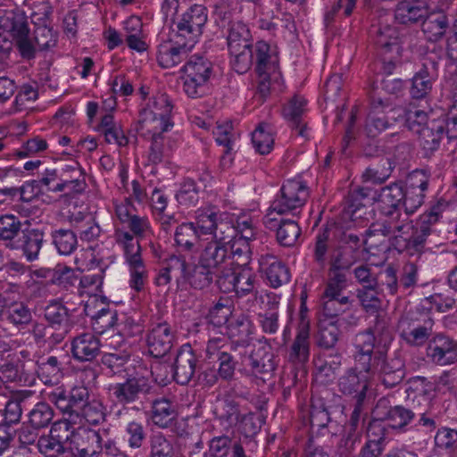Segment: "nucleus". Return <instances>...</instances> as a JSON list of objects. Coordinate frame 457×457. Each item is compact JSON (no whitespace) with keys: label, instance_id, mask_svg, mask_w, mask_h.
<instances>
[{"label":"nucleus","instance_id":"obj_1","mask_svg":"<svg viewBox=\"0 0 457 457\" xmlns=\"http://www.w3.org/2000/svg\"><path fill=\"white\" fill-rule=\"evenodd\" d=\"M250 31L241 21L233 22L228 36V47L234 57L233 66L237 72H245L253 63V52L250 43Z\"/></svg>","mask_w":457,"mask_h":457},{"label":"nucleus","instance_id":"obj_2","mask_svg":"<svg viewBox=\"0 0 457 457\" xmlns=\"http://www.w3.org/2000/svg\"><path fill=\"white\" fill-rule=\"evenodd\" d=\"M0 30L8 32L23 59L36 57L37 48L29 37L28 18L23 12H10L0 19Z\"/></svg>","mask_w":457,"mask_h":457},{"label":"nucleus","instance_id":"obj_3","mask_svg":"<svg viewBox=\"0 0 457 457\" xmlns=\"http://www.w3.org/2000/svg\"><path fill=\"white\" fill-rule=\"evenodd\" d=\"M65 443L73 457H101L103 439L96 430L78 428L65 436Z\"/></svg>","mask_w":457,"mask_h":457},{"label":"nucleus","instance_id":"obj_4","mask_svg":"<svg viewBox=\"0 0 457 457\" xmlns=\"http://www.w3.org/2000/svg\"><path fill=\"white\" fill-rule=\"evenodd\" d=\"M184 73V90L190 97H198L203 94V87L212 73L211 63L202 56L193 55L181 68Z\"/></svg>","mask_w":457,"mask_h":457},{"label":"nucleus","instance_id":"obj_5","mask_svg":"<svg viewBox=\"0 0 457 457\" xmlns=\"http://www.w3.org/2000/svg\"><path fill=\"white\" fill-rule=\"evenodd\" d=\"M48 399L63 414L77 417L90 399V394L84 386H75L69 391L57 387L48 394Z\"/></svg>","mask_w":457,"mask_h":457},{"label":"nucleus","instance_id":"obj_6","mask_svg":"<svg viewBox=\"0 0 457 457\" xmlns=\"http://www.w3.org/2000/svg\"><path fill=\"white\" fill-rule=\"evenodd\" d=\"M308 197L307 187L298 180H287L280 189V195L272 202L271 212L286 214L304 205Z\"/></svg>","mask_w":457,"mask_h":457},{"label":"nucleus","instance_id":"obj_7","mask_svg":"<svg viewBox=\"0 0 457 457\" xmlns=\"http://www.w3.org/2000/svg\"><path fill=\"white\" fill-rule=\"evenodd\" d=\"M113 395L122 405L137 402L142 396L152 395L154 386L144 377H130L123 383H118L112 387Z\"/></svg>","mask_w":457,"mask_h":457},{"label":"nucleus","instance_id":"obj_8","mask_svg":"<svg viewBox=\"0 0 457 457\" xmlns=\"http://www.w3.org/2000/svg\"><path fill=\"white\" fill-rule=\"evenodd\" d=\"M382 216L381 221L373 224L378 227L374 231L380 232L384 237H389V242L393 237H403L409 234V230L412 228L409 214L402 210H390V212L379 211Z\"/></svg>","mask_w":457,"mask_h":457},{"label":"nucleus","instance_id":"obj_9","mask_svg":"<svg viewBox=\"0 0 457 457\" xmlns=\"http://www.w3.org/2000/svg\"><path fill=\"white\" fill-rule=\"evenodd\" d=\"M378 361V371L381 383L387 388H393L404 379L406 376L405 360L400 352L392 354L377 357Z\"/></svg>","mask_w":457,"mask_h":457},{"label":"nucleus","instance_id":"obj_10","mask_svg":"<svg viewBox=\"0 0 457 457\" xmlns=\"http://www.w3.org/2000/svg\"><path fill=\"white\" fill-rule=\"evenodd\" d=\"M45 241V233L38 228H25L21 231L9 249L21 253L27 262H34L38 258Z\"/></svg>","mask_w":457,"mask_h":457},{"label":"nucleus","instance_id":"obj_11","mask_svg":"<svg viewBox=\"0 0 457 457\" xmlns=\"http://www.w3.org/2000/svg\"><path fill=\"white\" fill-rule=\"evenodd\" d=\"M207 21L206 8L195 4L188 9L177 24V37L189 38L191 41L202 34V29Z\"/></svg>","mask_w":457,"mask_h":457},{"label":"nucleus","instance_id":"obj_12","mask_svg":"<svg viewBox=\"0 0 457 457\" xmlns=\"http://www.w3.org/2000/svg\"><path fill=\"white\" fill-rule=\"evenodd\" d=\"M249 359L251 370L254 377L262 381L270 380L273 377L276 363L270 345L259 344L254 346Z\"/></svg>","mask_w":457,"mask_h":457},{"label":"nucleus","instance_id":"obj_13","mask_svg":"<svg viewBox=\"0 0 457 457\" xmlns=\"http://www.w3.org/2000/svg\"><path fill=\"white\" fill-rule=\"evenodd\" d=\"M198 359L190 345H184L178 352L173 364L174 380L180 385H187L194 378L197 369Z\"/></svg>","mask_w":457,"mask_h":457},{"label":"nucleus","instance_id":"obj_14","mask_svg":"<svg viewBox=\"0 0 457 457\" xmlns=\"http://www.w3.org/2000/svg\"><path fill=\"white\" fill-rule=\"evenodd\" d=\"M174 335L167 322L158 323L146 337L149 353L154 358L165 356L172 348Z\"/></svg>","mask_w":457,"mask_h":457},{"label":"nucleus","instance_id":"obj_15","mask_svg":"<svg viewBox=\"0 0 457 457\" xmlns=\"http://www.w3.org/2000/svg\"><path fill=\"white\" fill-rule=\"evenodd\" d=\"M300 322L296 337L290 347L289 361L295 364H303L310 356V321L306 319L303 310L300 312Z\"/></svg>","mask_w":457,"mask_h":457},{"label":"nucleus","instance_id":"obj_16","mask_svg":"<svg viewBox=\"0 0 457 457\" xmlns=\"http://www.w3.org/2000/svg\"><path fill=\"white\" fill-rule=\"evenodd\" d=\"M44 318L49 327L58 330L56 334L52 333L53 342H61L68 333L69 311L58 301H52L44 309Z\"/></svg>","mask_w":457,"mask_h":457},{"label":"nucleus","instance_id":"obj_17","mask_svg":"<svg viewBox=\"0 0 457 457\" xmlns=\"http://www.w3.org/2000/svg\"><path fill=\"white\" fill-rule=\"evenodd\" d=\"M433 361L439 365H448L457 361V340L444 334L436 335L428 347Z\"/></svg>","mask_w":457,"mask_h":457},{"label":"nucleus","instance_id":"obj_18","mask_svg":"<svg viewBox=\"0 0 457 457\" xmlns=\"http://www.w3.org/2000/svg\"><path fill=\"white\" fill-rule=\"evenodd\" d=\"M101 341L93 333H83L71 342V353L79 361H92L101 353Z\"/></svg>","mask_w":457,"mask_h":457},{"label":"nucleus","instance_id":"obj_19","mask_svg":"<svg viewBox=\"0 0 457 457\" xmlns=\"http://www.w3.org/2000/svg\"><path fill=\"white\" fill-rule=\"evenodd\" d=\"M34 393L30 390L18 391L7 401L2 423L12 426L21 421L23 410L31 404Z\"/></svg>","mask_w":457,"mask_h":457},{"label":"nucleus","instance_id":"obj_20","mask_svg":"<svg viewBox=\"0 0 457 457\" xmlns=\"http://www.w3.org/2000/svg\"><path fill=\"white\" fill-rule=\"evenodd\" d=\"M270 215L268 214L265 217L264 222L270 228L278 227L276 238L278 244L285 247L294 246L301 235V228L298 223L292 220L281 219L278 224H273L277 220L270 218Z\"/></svg>","mask_w":457,"mask_h":457},{"label":"nucleus","instance_id":"obj_21","mask_svg":"<svg viewBox=\"0 0 457 457\" xmlns=\"http://www.w3.org/2000/svg\"><path fill=\"white\" fill-rule=\"evenodd\" d=\"M428 12V7L412 1L400 2L395 10V19L399 24L411 26L422 23Z\"/></svg>","mask_w":457,"mask_h":457},{"label":"nucleus","instance_id":"obj_22","mask_svg":"<svg viewBox=\"0 0 457 457\" xmlns=\"http://www.w3.org/2000/svg\"><path fill=\"white\" fill-rule=\"evenodd\" d=\"M445 133V121L441 120H432L426 128L417 134L420 145L425 151L426 154H431L439 147Z\"/></svg>","mask_w":457,"mask_h":457},{"label":"nucleus","instance_id":"obj_23","mask_svg":"<svg viewBox=\"0 0 457 457\" xmlns=\"http://www.w3.org/2000/svg\"><path fill=\"white\" fill-rule=\"evenodd\" d=\"M338 387L342 394L353 395L354 401H364L369 387V381L367 378H361L354 369H349L339 378Z\"/></svg>","mask_w":457,"mask_h":457},{"label":"nucleus","instance_id":"obj_24","mask_svg":"<svg viewBox=\"0 0 457 457\" xmlns=\"http://www.w3.org/2000/svg\"><path fill=\"white\" fill-rule=\"evenodd\" d=\"M382 401H379L374 410V413L378 416V419L382 420H387L389 426L393 428L402 429L414 420L412 412H411L407 405H395L390 407L386 411H382Z\"/></svg>","mask_w":457,"mask_h":457},{"label":"nucleus","instance_id":"obj_25","mask_svg":"<svg viewBox=\"0 0 457 457\" xmlns=\"http://www.w3.org/2000/svg\"><path fill=\"white\" fill-rule=\"evenodd\" d=\"M62 428L66 432H69L71 426L69 423L54 424L50 436H40L37 439V448L42 454L46 457H56L64 453L65 438L62 440L60 435L54 436L53 434L58 429L61 430Z\"/></svg>","mask_w":457,"mask_h":457},{"label":"nucleus","instance_id":"obj_26","mask_svg":"<svg viewBox=\"0 0 457 457\" xmlns=\"http://www.w3.org/2000/svg\"><path fill=\"white\" fill-rule=\"evenodd\" d=\"M421 26L427 39L431 42H436L445 36L448 29L449 20L444 12H428Z\"/></svg>","mask_w":457,"mask_h":457},{"label":"nucleus","instance_id":"obj_27","mask_svg":"<svg viewBox=\"0 0 457 457\" xmlns=\"http://www.w3.org/2000/svg\"><path fill=\"white\" fill-rule=\"evenodd\" d=\"M306 100L303 97L295 96L283 108L284 118L291 123L292 129H296L297 134L303 137H307V124L302 120Z\"/></svg>","mask_w":457,"mask_h":457},{"label":"nucleus","instance_id":"obj_28","mask_svg":"<svg viewBox=\"0 0 457 457\" xmlns=\"http://www.w3.org/2000/svg\"><path fill=\"white\" fill-rule=\"evenodd\" d=\"M178 412L175 404L169 399L162 397L152 402L151 419L159 428H169L176 420Z\"/></svg>","mask_w":457,"mask_h":457},{"label":"nucleus","instance_id":"obj_29","mask_svg":"<svg viewBox=\"0 0 457 457\" xmlns=\"http://www.w3.org/2000/svg\"><path fill=\"white\" fill-rule=\"evenodd\" d=\"M85 312L87 316L91 317L92 328L95 332L103 334L107 329L112 328L117 323L118 313L113 308L109 305L102 307L96 312H93L89 303L85 306Z\"/></svg>","mask_w":457,"mask_h":457},{"label":"nucleus","instance_id":"obj_30","mask_svg":"<svg viewBox=\"0 0 457 457\" xmlns=\"http://www.w3.org/2000/svg\"><path fill=\"white\" fill-rule=\"evenodd\" d=\"M403 184L393 183L380 189L377 198L378 210L390 212V210H402L403 208Z\"/></svg>","mask_w":457,"mask_h":457},{"label":"nucleus","instance_id":"obj_31","mask_svg":"<svg viewBox=\"0 0 457 457\" xmlns=\"http://www.w3.org/2000/svg\"><path fill=\"white\" fill-rule=\"evenodd\" d=\"M229 257L228 245L212 240L202 250L199 260L213 270H218Z\"/></svg>","mask_w":457,"mask_h":457},{"label":"nucleus","instance_id":"obj_32","mask_svg":"<svg viewBox=\"0 0 457 457\" xmlns=\"http://www.w3.org/2000/svg\"><path fill=\"white\" fill-rule=\"evenodd\" d=\"M317 345L323 349H332L341 337L337 320L320 319L318 323Z\"/></svg>","mask_w":457,"mask_h":457},{"label":"nucleus","instance_id":"obj_33","mask_svg":"<svg viewBox=\"0 0 457 457\" xmlns=\"http://www.w3.org/2000/svg\"><path fill=\"white\" fill-rule=\"evenodd\" d=\"M177 43L179 44L178 46H172L169 44H163L159 46L157 62L162 68H173L187 57L186 43L180 44L179 41Z\"/></svg>","mask_w":457,"mask_h":457},{"label":"nucleus","instance_id":"obj_34","mask_svg":"<svg viewBox=\"0 0 457 457\" xmlns=\"http://www.w3.org/2000/svg\"><path fill=\"white\" fill-rule=\"evenodd\" d=\"M69 170L74 173V176L71 178L72 180H69L68 178H59L60 182L54 187H51V191L62 192L67 190L68 193L79 194L85 190L87 184L79 164L74 162L71 165H67L65 172Z\"/></svg>","mask_w":457,"mask_h":457},{"label":"nucleus","instance_id":"obj_35","mask_svg":"<svg viewBox=\"0 0 457 457\" xmlns=\"http://www.w3.org/2000/svg\"><path fill=\"white\" fill-rule=\"evenodd\" d=\"M154 111L149 112L153 114V120L158 121L161 126L162 132L167 131L172 124L169 122V118L172 110V104L169 96L166 94H161L154 97ZM148 111L143 109L140 116L147 114Z\"/></svg>","mask_w":457,"mask_h":457},{"label":"nucleus","instance_id":"obj_36","mask_svg":"<svg viewBox=\"0 0 457 457\" xmlns=\"http://www.w3.org/2000/svg\"><path fill=\"white\" fill-rule=\"evenodd\" d=\"M214 278L215 270L198 260V262L188 270L186 279L195 289L203 290L212 285Z\"/></svg>","mask_w":457,"mask_h":457},{"label":"nucleus","instance_id":"obj_37","mask_svg":"<svg viewBox=\"0 0 457 457\" xmlns=\"http://www.w3.org/2000/svg\"><path fill=\"white\" fill-rule=\"evenodd\" d=\"M253 324L251 320L240 316L228 326V335L232 344L237 346L246 347L252 341Z\"/></svg>","mask_w":457,"mask_h":457},{"label":"nucleus","instance_id":"obj_38","mask_svg":"<svg viewBox=\"0 0 457 457\" xmlns=\"http://www.w3.org/2000/svg\"><path fill=\"white\" fill-rule=\"evenodd\" d=\"M434 76L435 73L429 71L427 65L423 64L411 79V96L413 99L425 98L432 90Z\"/></svg>","mask_w":457,"mask_h":457},{"label":"nucleus","instance_id":"obj_39","mask_svg":"<svg viewBox=\"0 0 457 457\" xmlns=\"http://www.w3.org/2000/svg\"><path fill=\"white\" fill-rule=\"evenodd\" d=\"M378 286H362L357 289V297L363 310L371 315H376V326L379 323L378 312L381 310L382 302L378 297Z\"/></svg>","mask_w":457,"mask_h":457},{"label":"nucleus","instance_id":"obj_40","mask_svg":"<svg viewBox=\"0 0 457 457\" xmlns=\"http://www.w3.org/2000/svg\"><path fill=\"white\" fill-rule=\"evenodd\" d=\"M199 238V233L193 222L179 225L175 232L176 244L187 252L198 250Z\"/></svg>","mask_w":457,"mask_h":457},{"label":"nucleus","instance_id":"obj_41","mask_svg":"<svg viewBox=\"0 0 457 457\" xmlns=\"http://www.w3.org/2000/svg\"><path fill=\"white\" fill-rule=\"evenodd\" d=\"M53 419V408L45 402H39L29 411L26 422L40 430L47 428L52 423Z\"/></svg>","mask_w":457,"mask_h":457},{"label":"nucleus","instance_id":"obj_42","mask_svg":"<svg viewBox=\"0 0 457 457\" xmlns=\"http://www.w3.org/2000/svg\"><path fill=\"white\" fill-rule=\"evenodd\" d=\"M21 221L19 217L13 214L0 216V241L4 242L7 248H10L21 229Z\"/></svg>","mask_w":457,"mask_h":457},{"label":"nucleus","instance_id":"obj_43","mask_svg":"<svg viewBox=\"0 0 457 457\" xmlns=\"http://www.w3.org/2000/svg\"><path fill=\"white\" fill-rule=\"evenodd\" d=\"M332 405L328 404L323 397H316L312 401L310 420L312 427L323 428L330 422Z\"/></svg>","mask_w":457,"mask_h":457},{"label":"nucleus","instance_id":"obj_44","mask_svg":"<svg viewBox=\"0 0 457 457\" xmlns=\"http://www.w3.org/2000/svg\"><path fill=\"white\" fill-rule=\"evenodd\" d=\"M409 411L412 412L413 419L420 415H424L434 407L433 397L427 389H421L411 397L408 393V398L405 403Z\"/></svg>","mask_w":457,"mask_h":457},{"label":"nucleus","instance_id":"obj_45","mask_svg":"<svg viewBox=\"0 0 457 457\" xmlns=\"http://www.w3.org/2000/svg\"><path fill=\"white\" fill-rule=\"evenodd\" d=\"M6 320L16 327H25L32 321L31 310L22 302L7 304L4 312Z\"/></svg>","mask_w":457,"mask_h":457},{"label":"nucleus","instance_id":"obj_46","mask_svg":"<svg viewBox=\"0 0 457 457\" xmlns=\"http://www.w3.org/2000/svg\"><path fill=\"white\" fill-rule=\"evenodd\" d=\"M266 264L265 274L271 287L277 288L289 281V270L283 262L270 256L267 258Z\"/></svg>","mask_w":457,"mask_h":457},{"label":"nucleus","instance_id":"obj_47","mask_svg":"<svg viewBox=\"0 0 457 457\" xmlns=\"http://www.w3.org/2000/svg\"><path fill=\"white\" fill-rule=\"evenodd\" d=\"M426 241L420 237L416 232L410 237L403 236V237H393L391 239V246L398 252H407L410 255H420L425 249Z\"/></svg>","mask_w":457,"mask_h":457},{"label":"nucleus","instance_id":"obj_48","mask_svg":"<svg viewBox=\"0 0 457 457\" xmlns=\"http://www.w3.org/2000/svg\"><path fill=\"white\" fill-rule=\"evenodd\" d=\"M123 439L132 450L140 449L146 439V431L140 421L129 422L123 430Z\"/></svg>","mask_w":457,"mask_h":457},{"label":"nucleus","instance_id":"obj_49","mask_svg":"<svg viewBox=\"0 0 457 457\" xmlns=\"http://www.w3.org/2000/svg\"><path fill=\"white\" fill-rule=\"evenodd\" d=\"M392 172V163L388 157H381L378 164L366 169L362 174L365 182L383 183Z\"/></svg>","mask_w":457,"mask_h":457},{"label":"nucleus","instance_id":"obj_50","mask_svg":"<svg viewBox=\"0 0 457 457\" xmlns=\"http://www.w3.org/2000/svg\"><path fill=\"white\" fill-rule=\"evenodd\" d=\"M217 360L219 361V369L217 370L220 378L226 382H230L235 378V371L237 361L231 352L220 348L217 351Z\"/></svg>","mask_w":457,"mask_h":457},{"label":"nucleus","instance_id":"obj_51","mask_svg":"<svg viewBox=\"0 0 457 457\" xmlns=\"http://www.w3.org/2000/svg\"><path fill=\"white\" fill-rule=\"evenodd\" d=\"M270 46L264 41H258L255 45L256 73L264 71H277V58L269 54Z\"/></svg>","mask_w":457,"mask_h":457},{"label":"nucleus","instance_id":"obj_52","mask_svg":"<svg viewBox=\"0 0 457 457\" xmlns=\"http://www.w3.org/2000/svg\"><path fill=\"white\" fill-rule=\"evenodd\" d=\"M37 51L47 50L56 45V34L46 24H36L31 38Z\"/></svg>","mask_w":457,"mask_h":457},{"label":"nucleus","instance_id":"obj_53","mask_svg":"<svg viewBox=\"0 0 457 457\" xmlns=\"http://www.w3.org/2000/svg\"><path fill=\"white\" fill-rule=\"evenodd\" d=\"M34 366L32 361L20 363L5 362L0 366V380L4 383L21 381L22 373Z\"/></svg>","mask_w":457,"mask_h":457},{"label":"nucleus","instance_id":"obj_54","mask_svg":"<svg viewBox=\"0 0 457 457\" xmlns=\"http://www.w3.org/2000/svg\"><path fill=\"white\" fill-rule=\"evenodd\" d=\"M358 254L352 250L337 246L330 257L329 264L331 269L347 271L357 262Z\"/></svg>","mask_w":457,"mask_h":457},{"label":"nucleus","instance_id":"obj_55","mask_svg":"<svg viewBox=\"0 0 457 457\" xmlns=\"http://www.w3.org/2000/svg\"><path fill=\"white\" fill-rule=\"evenodd\" d=\"M268 127V124L261 123L252 133L253 146L261 154H269L273 147L274 139L272 135L266 130Z\"/></svg>","mask_w":457,"mask_h":457},{"label":"nucleus","instance_id":"obj_56","mask_svg":"<svg viewBox=\"0 0 457 457\" xmlns=\"http://www.w3.org/2000/svg\"><path fill=\"white\" fill-rule=\"evenodd\" d=\"M53 241L61 254H70L77 247V236L70 229H59L54 232Z\"/></svg>","mask_w":457,"mask_h":457},{"label":"nucleus","instance_id":"obj_57","mask_svg":"<svg viewBox=\"0 0 457 457\" xmlns=\"http://www.w3.org/2000/svg\"><path fill=\"white\" fill-rule=\"evenodd\" d=\"M215 413L229 424L237 423L240 417L238 403L228 396L224 397L216 406Z\"/></svg>","mask_w":457,"mask_h":457},{"label":"nucleus","instance_id":"obj_58","mask_svg":"<svg viewBox=\"0 0 457 457\" xmlns=\"http://www.w3.org/2000/svg\"><path fill=\"white\" fill-rule=\"evenodd\" d=\"M149 457H174L172 444L162 434H155L150 437Z\"/></svg>","mask_w":457,"mask_h":457},{"label":"nucleus","instance_id":"obj_59","mask_svg":"<svg viewBox=\"0 0 457 457\" xmlns=\"http://www.w3.org/2000/svg\"><path fill=\"white\" fill-rule=\"evenodd\" d=\"M263 422L261 415L249 412L238 419V429L245 437H253L261 430Z\"/></svg>","mask_w":457,"mask_h":457},{"label":"nucleus","instance_id":"obj_60","mask_svg":"<svg viewBox=\"0 0 457 457\" xmlns=\"http://www.w3.org/2000/svg\"><path fill=\"white\" fill-rule=\"evenodd\" d=\"M347 286V278L345 270L329 268V278L326 287L324 296L340 295Z\"/></svg>","mask_w":457,"mask_h":457},{"label":"nucleus","instance_id":"obj_61","mask_svg":"<svg viewBox=\"0 0 457 457\" xmlns=\"http://www.w3.org/2000/svg\"><path fill=\"white\" fill-rule=\"evenodd\" d=\"M405 126L408 129L418 134L426 128L429 121L428 113L418 109H409L404 112Z\"/></svg>","mask_w":457,"mask_h":457},{"label":"nucleus","instance_id":"obj_62","mask_svg":"<svg viewBox=\"0 0 457 457\" xmlns=\"http://www.w3.org/2000/svg\"><path fill=\"white\" fill-rule=\"evenodd\" d=\"M77 417H83L90 424H99L105 419L104 405L97 400H88L82 411Z\"/></svg>","mask_w":457,"mask_h":457},{"label":"nucleus","instance_id":"obj_63","mask_svg":"<svg viewBox=\"0 0 457 457\" xmlns=\"http://www.w3.org/2000/svg\"><path fill=\"white\" fill-rule=\"evenodd\" d=\"M219 214L211 210L200 211L196 216L195 226L197 231L203 235H212L215 231L216 222L219 219Z\"/></svg>","mask_w":457,"mask_h":457},{"label":"nucleus","instance_id":"obj_64","mask_svg":"<svg viewBox=\"0 0 457 457\" xmlns=\"http://www.w3.org/2000/svg\"><path fill=\"white\" fill-rule=\"evenodd\" d=\"M228 300L220 298L209 311V320L215 327H220L228 321L231 313Z\"/></svg>","mask_w":457,"mask_h":457}]
</instances>
